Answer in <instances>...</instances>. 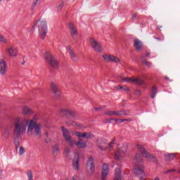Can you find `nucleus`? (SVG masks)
Returning a JSON list of instances; mask_svg holds the SVG:
<instances>
[{
  "label": "nucleus",
  "mask_w": 180,
  "mask_h": 180,
  "mask_svg": "<svg viewBox=\"0 0 180 180\" xmlns=\"http://www.w3.org/2000/svg\"><path fill=\"white\" fill-rule=\"evenodd\" d=\"M13 127V132L15 136H22V134L26 133L27 129V136L41 137V124H37V122L33 120H20L19 117H17L14 120Z\"/></svg>",
  "instance_id": "f257e3e1"
},
{
  "label": "nucleus",
  "mask_w": 180,
  "mask_h": 180,
  "mask_svg": "<svg viewBox=\"0 0 180 180\" xmlns=\"http://www.w3.org/2000/svg\"><path fill=\"white\" fill-rule=\"evenodd\" d=\"M134 162L135 165H137L134 170L135 175L137 176H141L142 177L146 176V173H144V164L143 163V157L141 155L136 153Z\"/></svg>",
  "instance_id": "f03ea898"
},
{
  "label": "nucleus",
  "mask_w": 180,
  "mask_h": 180,
  "mask_svg": "<svg viewBox=\"0 0 180 180\" xmlns=\"http://www.w3.org/2000/svg\"><path fill=\"white\" fill-rule=\"evenodd\" d=\"M37 26L38 27L40 39L44 40L46 36H47V21L46 20H38L34 23L32 29H34Z\"/></svg>",
  "instance_id": "7ed1b4c3"
},
{
  "label": "nucleus",
  "mask_w": 180,
  "mask_h": 180,
  "mask_svg": "<svg viewBox=\"0 0 180 180\" xmlns=\"http://www.w3.org/2000/svg\"><path fill=\"white\" fill-rule=\"evenodd\" d=\"M137 148L141 154L150 162H157V158L146 151V148L140 144H137Z\"/></svg>",
  "instance_id": "20e7f679"
},
{
  "label": "nucleus",
  "mask_w": 180,
  "mask_h": 180,
  "mask_svg": "<svg viewBox=\"0 0 180 180\" xmlns=\"http://www.w3.org/2000/svg\"><path fill=\"white\" fill-rule=\"evenodd\" d=\"M61 129H62L63 136L65 141L68 143V146H70L71 147H72V146H74V143H75V140L72 139V137H71V134L68 129L64 127H62Z\"/></svg>",
  "instance_id": "39448f33"
},
{
  "label": "nucleus",
  "mask_w": 180,
  "mask_h": 180,
  "mask_svg": "<svg viewBox=\"0 0 180 180\" xmlns=\"http://www.w3.org/2000/svg\"><path fill=\"white\" fill-rule=\"evenodd\" d=\"M45 60L47 63L53 67V68H57L58 67V61L53 56V55L50 53L46 52L44 54Z\"/></svg>",
  "instance_id": "423d86ee"
},
{
  "label": "nucleus",
  "mask_w": 180,
  "mask_h": 180,
  "mask_svg": "<svg viewBox=\"0 0 180 180\" xmlns=\"http://www.w3.org/2000/svg\"><path fill=\"white\" fill-rule=\"evenodd\" d=\"M130 113L129 110H107L105 111L104 115L107 116H127Z\"/></svg>",
  "instance_id": "0eeeda50"
},
{
  "label": "nucleus",
  "mask_w": 180,
  "mask_h": 180,
  "mask_svg": "<svg viewBox=\"0 0 180 180\" xmlns=\"http://www.w3.org/2000/svg\"><path fill=\"white\" fill-rule=\"evenodd\" d=\"M86 169V172L89 175H94L95 172V162L94 161V158L90 157L88 159Z\"/></svg>",
  "instance_id": "6e6552de"
},
{
  "label": "nucleus",
  "mask_w": 180,
  "mask_h": 180,
  "mask_svg": "<svg viewBox=\"0 0 180 180\" xmlns=\"http://www.w3.org/2000/svg\"><path fill=\"white\" fill-rule=\"evenodd\" d=\"M96 146L101 151H106L108 150V140L103 138H98L96 141Z\"/></svg>",
  "instance_id": "1a4fd4ad"
},
{
  "label": "nucleus",
  "mask_w": 180,
  "mask_h": 180,
  "mask_svg": "<svg viewBox=\"0 0 180 180\" xmlns=\"http://www.w3.org/2000/svg\"><path fill=\"white\" fill-rule=\"evenodd\" d=\"M89 41L91 47L94 49L95 51H97V53H102V46L98 41L94 38H90Z\"/></svg>",
  "instance_id": "9d476101"
},
{
  "label": "nucleus",
  "mask_w": 180,
  "mask_h": 180,
  "mask_svg": "<svg viewBox=\"0 0 180 180\" xmlns=\"http://www.w3.org/2000/svg\"><path fill=\"white\" fill-rule=\"evenodd\" d=\"M60 112L65 115L67 119H75V112H74L71 109L63 108L60 110Z\"/></svg>",
  "instance_id": "9b49d317"
},
{
  "label": "nucleus",
  "mask_w": 180,
  "mask_h": 180,
  "mask_svg": "<svg viewBox=\"0 0 180 180\" xmlns=\"http://www.w3.org/2000/svg\"><path fill=\"white\" fill-rule=\"evenodd\" d=\"M103 58H104V60L106 63H120V60L119 59V58L113 56V55H109V54H105L103 55Z\"/></svg>",
  "instance_id": "f8f14e48"
},
{
  "label": "nucleus",
  "mask_w": 180,
  "mask_h": 180,
  "mask_svg": "<svg viewBox=\"0 0 180 180\" xmlns=\"http://www.w3.org/2000/svg\"><path fill=\"white\" fill-rule=\"evenodd\" d=\"M124 82H132L133 84H136L137 85H143L144 84V81L141 80V79L136 78V77H124L122 79Z\"/></svg>",
  "instance_id": "ddd939ff"
},
{
  "label": "nucleus",
  "mask_w": 180,
  "mask_h": 180,
  "mask_svg": "<svg viewBox=\"0 0 180 180\" xmlns=\"http://www.w3.org/2000/svg\"><path fill=\"white\" fill-rule=\"evenodd\" d=\"M6 72H8V65L4 59H0V75L4 77L6 75Z\"/></svg>",
  "instance_id": "4468645a"
},
{
  "label": "nucleus",
  "mask_w": 180,
  "mask_h": 180,
  "mask_svg": "<svg viewBox=\"0 0 180 180\" xmlns=\"http://www.w3.org/2000/svg\"><path fill=\"white\" fill-rule=\"evenodd\" d=\"M51 91L56 98H60L61 96V92L60 91V89L58 88V86L56 84H51Z\"/></svg>",
  "instance_id": "2eb2a0df"
},
{
  "label": "nucleus",
  "mask_w": 180,
  "mask_h": 180,
  "mask_svg": "<svg viewBox=\"0 0 180 180\" xmlns=\"http://www.w3.org/2000/svg\"><path fill=\"white\" fill-rule=\"evenodd\" d=\"M72 165L75 171H78L79 169V155L78 153H75V157Z\"/></svg>",
  "instance_id": "dca6fc26"
},
{
  "label": "nucleus",
  "mask_w": 180,
  "mask_h": 180,
  "mask_svg": "<svg viewBox=\"0 0 180 180\" xmlns=\"http://www.w3.org/2000/svg\"><path fill=\"white\" fill-rule=\"evenodd\" d=\"M66 50H67L68 53H69V56H70L71 60H72V61H74L75 63H78V57L77 56V54H75L74 49H72V48H71V46H68L66 48Z\"/></svg>",
  "instance_id": "f3484780"
},
{
  "label": "nucleus",
  "mask_w": 180,
  "mask_h": 180,
  "mask_svg": "<svg viewBox=\"0 0 180 180\" xmlns=\"http://www.w3.org/2000/svg\"><path fill=\"white\" fill-rule=\"evenodd\" d=\"M75 135L77 136V137H79L81 139H94L95 137V135H94L92 133H88V132H84V133H81L76 131L75 132Z\"/></svg>",
  "instance_id": "a211bd4d"
},
{
  "label": "nucleus",
  "mask_w": 180,
  "mask_h": 180,
  "mask_svg": "<svg viewBox=\"0 0 180 180\" xmlns=\"http://www.w3.org/2000/svg\"><path fill=\"white\" fill-rule=\"evenodd\" d=\"M108 174H109V165H108L106 163H104L103 165V169L101 172V180H106Z\"/></svg>",
  "instance_id": "6ab92c4d"
},
{
  "label": "nucleus",
  "mask_w": 180,
  "mask_h": 180,
  "mask_svg": "<svg viewBox=\"0 0 180 180\" xmlns=\"http://www.w3.org/2000/svg\"><path fill=\"white\" fill-rule=\"evenodd\" d=\"M126 154V150H122V149H117V150L115 152V160H118L120 161L123 157H124Z\"/></svg>",
  "instance_id": "aec40b11"
},
{
  "label": "nucleus",
  "mask_w": 180,
  "mask_h": 180,
  "mask_svg": "<svg viewBox=\"0 0 180 180\" xmlns=\"http://www.w3.org/2000/svg\"><path fill=\"white\" fill-rule=\"evenodd\" d=\"M134 46L137 51H140L141 50V47H143V42L139 40V39H134Z\"/></svg>",
  "instance_id": "412c9836"
},
{
  "label": "nucleus",
  "mask_w": 180,
  "mask_h": 180,
  "mask_svg": "<svg viewBox=\"0 0 180 180\" xmlns=\"http://www.w3.org/2000/svg\"><path fill=\"white\" fill-rule=\"evenodd\" d=\"M7 51L11 57H16L18 56V50L12 46L8 48Z\"/></svg>",
  "instance_id": "4be33fe9"
},
{
  "label": "nucleus",
  "mask_w": 180,
  "mask_h": 180,
  "mask_svg": "<svg viewBox=\"0 0 180 180\" xmlns=\"http://www.w3.org/2000/svg\"><path fill=\"white\" fill-rule=\"evenodd\" d=\"M114 180H122V170H120V168H116Z\"/></svg>",
  "instance_id": "5701e85b"
},
{
  "label": "nucleus",
  "mask_w": 180,
  "mask_h": 180,
  "mask_svg": "<svg viewBox=\"0 0 180 180\" xmlns=\"http://www.w3.org/2000/svg\"><path fill=\"white\" fill-rule=\"evenodd\" d=\"M69 27L71 34H72L73 36L78 34V32H77V29L75 28V26H74L72 22H70Z\"/></svg>",
  "instance_id": "b1692460"
},
{
  "label": "nucleus",
  "mask_w": 180,
  "mask_h": 180,
  "mask_svg": "<svg viewBox=\"0 0 180 180\" xmlns=\"http://www.w3.org/2000/svg\"><path fill=\"white\" fill-rule=\"evenodd\" d=\"M74 145L78 146L79 148H85L86 147V143H82V140L81 139L77 142L75 141Z\"/></svg>",
  "instance_id": "393cba45"
},
{
  "label": "nucleus",
  "mask_w": 180,
  "mask_h": 180,
  "mask_svg": "<svg viewBox=\"0 0 180 180\" xmlns=\"http://www.w3.org/2000/svg\"><path fill=\"white\" fill-rule=\"evenodd\" d=\"M165 158L166 161H172L175 158V153H167Z\"/></svg>",
  "instance_id": "a878e982"
},
{
  "label": "nucleus",
  "mask_w": 180,
  "mask_h": 180,
  "mask_svg": "<svg viewBox=\"0 0 180 180\" xmlns=\"http://www.w3.org/2000/svg\"><path fill=\"white\" fill-rule=\"evenodd\" d=\"M157 91H158L157 86H153L152 87V89H151V94H150V98H151L152 99H154V98H155V95H157Z\"/></svg>",
  "instance_id": "bb28decb"
},
{
  "label": "nucleus",
  "mask_w": 180,
  "mask_h": 180,
  "mask_svg": "<svg viewBox=\"0 0 180 180\" xmlns=\"http://www.w3.org/2000/svg\"><path fill=\"white\" fill-rule=\"evenodd\" d=\"M141 61L143 64H145V65H147V67H151V65H153V63L147 61V60H146L144 56H141Z\"/></svg>",
  "instance_id": "cd10ccee"
},
{
  "label": "nucleus",
  "mask_w": 180,
  "mask_h": 180,
  "mask_svg": "<svg viewBox=\"0 0 180 180\" xmlns=\"http://www.w3.org/2000/svg\"><path fill=\"white\" fill-rule=\"evenodd\" d=\"M63 154H64V155H65V157H67L68 158H70V157H71V150H70V148H66L64 150Z\"/></svg>",
  "instance_id": "c85d7f7f"
},
{
  "label": "nucleus",
  "mask_w": 180,
  "mask_h": 180,
  "mask_svg": "<svg viewBox=\"0 0 180 180\" xmlns=\"http://www.w3.org/2000/svg\"><path fill=\"white\" fill-rule=\"evenodd\" d=\"M22 113L24 115H32V110L29 108L25 107L22 109Z\"/></svg>",
  "instance_id": "c756f323"
},
{
  "label": "nucleus",
  "mask_w": 180,
  "mask_h": 180,
  "mask_svg": "<svg viewBox=\"0 0 180 180\" xmlns=\"http://www.w3.org/2000/svg\"><path fill=\"white\" fill-rule=\"evenodd\" d=\"M116 89H118V91L122 89L124 92H129V91H130V89L129 87H124L123 86H117Z\"/></svg>",
  "instance_id": "7c9ffc66"
},
{
  "label": "nucleus",
  "mask_w": 180,
  "mask_h": 180,
  "mask_svg": "<svg viewBox=\"0 0 180 180\" xmlns=\"http://www.w3.org/2000/svg\"><path fill=\"white\" fill-rule=\"evenodd\" d=\"M59 149H60V147L58 146V145L55 144L53 146V147L52 148V151H53V154H57V153H58Z\"/></svg>",
  "instance_id": "2f4dec72"
},
{
  "label": "nucleus",
  "mask_w": 180,
  "mask_h": 180,
  "mask_svg": "<svg viewBox=\"0 0 180 180\" xmlns=\"http://www.w3.org/2000/svg\"><path fill=\"white\" fill-rule=\"evenodd\" d=\"M27 176L28 178V180H33V172H32L31 170H28L27 172Z\"/></svg>",
  "instance_id": "473e14b6"
},
{
  "label": "nucleus",
  "mask_w": 180,
  "mask_h": 180,
  "mask_svg": "<svg viewBox=\"0 0 180 180\" xmlns=\"http://www.w3.org/2000/svg\"><path fill=\"white\" fill-rule=\"evenodd\" d=\"M112 120H114L115 122H116V123H118V124L122 123V122L120 121V120H122V119H115V118H111V119L107 120V123H110V122H112Z\"/></svg>",
  "instance_id": "72a5a7b5"
},
{
  "label": "nucleus",
  "mask_w": 180,
  "mask_h": 180,
  "mask_svg": "<svg viewBox=\"0 0 180 180\" xmlns=\"http://www.w3.org/2000/svg\"><path fill=\"white\" fill-rule=\"evenodd\" d=\"M0 42L1 43H8V41H6V39H5V37H4V35H2V34L0 33Z\"/></svg>",
  "instance_id": "f704fd0d"
},
{
  "label": "nucleus",
  "mask_w": 180,
  "mask_h": 180,
  "mask_svg": "<svg viewBox=\"0 0 180 180\" xmlns=\"http://www.w3.org/2000/svg\"><path fill=\"white\" fill-rule=\"evenodd\" d=\"M115 141H116V139H113L112 141L108 144V148H112L113 146L115 145Z\"/></svg>",
  "instance_id": "c9c22d12"
},
{
  "label": "nucleus",
  "mask_w": 180,
  "mask_h": 180,
  "mask_svg": "<svg viewBox=\"0 0 180 180\" xmlns=\"http://www.w3.org/2000/svg\"><path fill=\"white\" fill-rule=\"evenodd\" d=\"M15 146L16 150H18L19 149V147H20V142H19V140L17 139L15 141Z\"/></svg>",
  "instance_id": "e433bc0d"
},
{
  "label": "nucleus",
  "mask_w": 180,
  "mask_h": 180,
  "mask_svg": "<svg viewBox=\"0 0 180 180\" xmlns=\"http://www.w3.org/2000/svg\"><path fill=\"white\" fill-rule=\"evenodd\" d=\"M64 8V2H61L58 6V11H61Z\"/></svg>",
  "instance_id": "4c0bfd02"
},
{
  "label": "nucleus",
  "mask_w": 180,
  "mask_h": 180,
  "mask_svg": "<svg viewBox=\"0 0 180 180\" xmlns=\"http://www.w3.org/2000/svg\"><path fill=\"white\" fill-rule=\"evenodd\" d=\"M25 154V148L23 146L20 147V155Z\"/></svg>",
  "instance_id": "58836bf2"
},
{
  "label": "nucleus",
  "mask_w": 180,
  "mask_h": 180,
  "mask_svg": "<svg viewBox=\"0 0 180 180\" xmlns=\"http://www.w3.org/2000/svg\"><path fill=\"white\" fill-rule=\"evenodd\" d=\"M39 2V0H35L33 4H32V6L31 8L32 11H33V9H34V7L37 5V3Z\"/></svg>",
  "instance_id": "ea45409f"
},
{
  "label": "nucleus",
  "mask_w": 180,
  "mask_h": 180,
  "mask_svg": "<svg viewBox=\"0 0 180 180\" xmlns=\"http://www.w3.org/2000/svg\"><path fill=\"white\" fill-rule=\"evenodd\" d=\"M135 95H136V96H140V95H141V91L139 89L136 90Z\"/></svg>",
  "instance_id": "a19ab883"
},
{
  "label": "nucleus",
  "mask_w": 180,
  "mask_h": 180,
  "mask_svg": "<svg viewBox=\"0 0 180 180\" xmlns=\"http://www.w3.org/2000/svg\"><path fill=\"white\" fill-rule=\"evenodd\" d=\"M104 108H106V106H103L101 108H94V110H96V112H98V110H102V109H103Z\"/></svg>",
  "instance_id": "79ce46f5"
},
{
  "label": "nucleus",
  "mask_w": 180,
  "mask_h": 180,
  "mask_svg": "<svg viewBox=\"0 0 180 180\" xmlns=\"http://www.w3.org/2000/svg\"><path fill=\"white\" fill-rule=\"evenodd\" d=\"M174 171H175V169H169L165 172V174H169V172H174Z\"/></svg>",
  "instance_id": "37998d69"
},
{
  "label": "nucleus",
  "mask_w": 180,
  "mask_h": 180,
  "mask_svg": "<svg viewBox=\"0 0 180 180\" xmlns=\"http://www.w3.org/2000/svg\"><path fill=\"white\" fill-rule=\"evenodd\" d=\"M156 40H158L159 41H164V38L161 39L160 37H155Z\"/></svg>",
  "instance_id": "c03bdc74"
},
{
  "label": "nucleus",
  "mask_w": 180,
  "mask_h": 180,
  "mask_svg": "<svg viewBox=\"0 0 180 180\" xmlns=\"http://www.w3.org/2000/svg\"><path fill=\"white\" fill-rule=\"evenodd\" d=\"M120 122H122V123H123V122H130V120L122 119V120H120Z\"/></svg>",
  "instance_id": "a18cd8bd"
},
{
  "label": "nucleus",
  "mask_w": 180,
  "mask_h": 180,
  "mask_svg": "<svg viewBox=\"0 0 180 180\" xmlns=\"http://www.w3.org/2000/svg\"><path fill=\"white\" fill-rule=\"evenodd\" d=\"M136 18H137V14L136 13L133 14L132 19H136Z\"/></svg>",
  "instance_id": "49530a36"
},
{
  "label": "nucleus",
  "mask_w": 180,
  "mask_h": 180,
  "mask_svg": "<svg viewBox=\"0 0 180 180\" xmlns=\"http://www.w3.org/2000/svg\"><path fill=\"white\" fill-rule=\"evenodd\" d=\"M68 124H69V126H74V122H70V123H68Z\"/></svg>",
  "instance_id": "de8ad7c7"
},
{
  "label": "nucleus",
  "mask_w": 180,
  "mask_h": 180,
  "mask_svg": "<svg viewBox=\"0 0 180 180\" xmlns=\"http://www.w3.org/2000/svg\"><path fill=\"white\" fill-rule=\"evenodd\" d=\"M146 57H150V52L146 53Z\"/></svg>",
  "instance_id": "09e8293b"
},
{
  "label": "nucleus",
  "mask_w": 180,
  "mask_h": 180,
  "mask_svg": "<svg viewBox=\"0 0 180 180\" xmlns=\"http://www.w3.org/2000/svg\"><path fill=\"white\" fill-rule=\"evenodd\" d=\"M72 180H77V176H74L72 177Z\"/></svg>",
  "instance_id": "8fccbe9b"
},
{
  "label": "nucleus",
  "mask_w": 180,
  "mask_h": 180,
  "mask_svg": "<svg viewBox=\"0 0 180 180\" xmlns=\"http://www.w3.org/2000/svg\"><path fill=\"white\" fill-rule=\"evenodd\" d=\"M161 27H162V26L158 25V26L157 27V29H158V30H160V29H161Z\"/></svg>",
  "instance_id": "3c124183"
},
{
  "label": "nucleus",
  "mask_w": 180,
  "mask_h": 180,
  "mask_svg": "<svg viewBox=\"0 0 180 180\" xmlns=\"http://www.w3.org/2000/svg\"><path fill=\"white\" fill-rule=\"evenodd\" d=\"M45 136H46V137H49V133H48V132H46V133H45Z\"/></svg>",
  "instance_id": "603ef678"
},
{
  "label": "nucleus",
  "mask_w": 180,
  "mask_h": 180,
  "mask_svg": "<svg viewBox=\"0 0 180 180\" xmlns=\"http://www.w3.org/2000/svg\"><path fill=\"white\" fill-rule=\"evenodd\" d=\"M26 61L23 60L22 63V65H25Z\"/></svg>",
  "instance_id": "864d4df0"
},
{
  "label": "nucleus",
  "mask_w": 180,
  "mask_h": 180,
  "mask_svg": "<svg viewBox=\"0 0 180 180\" xmlns=\"http://www.w3.org/2000/svg\"><path fill=\"white\" fill-rule=\"evenodd\" d=\"M140 180H146L143 176H141Z\"/></svg>",
  "instance_id": "5fc2aeb1"
},
{
  "label": "nucleus",
  "mask_w": 180,
  "mask_h": 180,
  "mask_svg": "<svg viewBox=\"0 0 180 180\" xmlns=\"http://www.w3.org/2000/svg\"><path fill=\"white\" fill-rule=\"evenodd\" d=\"M2 174V170H0V175Z\"/></svg>",
  "instance_id": "6e6d98bb"
},
{
  "label": "nucleus",
  "mask_w": 180,
  "mask_h": 180,
  "mask_svg": "<svg viewBox=\"0 0 180 180\" xmlns=\"http://www.w3.org/2000/svg\"><path fill=\"white\" fill-rule=\"evenodd\" d=\"M121 106H124V104H121Z\"/></svg>",
  "instance_id": "4d7b16f0"
},
{
  "label": "nucleus",
  "mask_w": 180,
  "mask_h": 180,
  "mask_svg": "<svg viewBox=\"0 0 180 180\" xmlns=\"http://www.w3.org/2000/svg\"><path fill=\"white\" fill-rule=\"evenodd\" d=\"M179 174H180V169H179Z\"/></svg>",
  "instance_id": "13d9d810"
},
{
  "label": "nucleus",
  "mask_w": 180,
  "mask_h": 180,
  "mask_svg": "<svg viewBox=\"0 0 180 180\" xmlns=\"http://www.w3.org/2000/svg\"><path fill=\"white\" fill-rule=\"evenodd\" d=\"M2 1V0H0V2H1Z\"/></svg>",
  "instance_id": "bf43d9fd"
}]
</instances>
